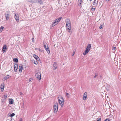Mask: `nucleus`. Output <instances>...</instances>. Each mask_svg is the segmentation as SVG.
Returning <instances> with one entry per match:
<instances>
[{
  "label": "nucleus",
  "instance_id": "f257e3e1",
  "mask_svg": "<svg viewBox=\"0 0 121 121\" xmlns=\"http://www.w3.org/2000/svg\"><path fill=\"white\" fill-rule=\"evenodd\" d=\"M66 26L67 28L68 29V31L70 32L71 30V23L69 19H67L66 21Z\"/></svg>",
  "mask_w": 121,
  "mask_h": 121
},
{
  "label": "nucleus",
  "instance_id": "f03ea898",
  "mask_svg": "<svg viewBox=\"0 0 121 121\" xmlns=\"http://www.w3.org/2000/svg\"><path fill=\"white\" fill-rule=\"evenodd\" d=\"M91 47V44H89L87 46L85 51L83 53V55H85L88 53L90 51Z\"/></svg>",
  "mask_w": 121,
  "mask_h": 121
},
{
  "label": "nucleus",
  "instance_id": "7ed1b4c3",
  "mask_svg": "<svg viewBox=\"0 0 121 121\" xmlns=\"http://www.w3.org/2000/svg\"><path fill=\"white\" fill-rule=\"evenodd\" d=\"M58 101L59 104L61 106H63L64 104L63 98L62 97L59 96L58 97Z\"/></svg>",
  "mask_w": 121,
  "mask_h": 121
},
{
  "label": "nucleus",
  "instance_id": "20e7f679",
  "mask_svg": "<svg viewBox=\"0 0 121 121\" xmlns=\"http://www.w3.org/2000/svg\"><path fill=\"white\" fill-rule=\"evenodd\" d=\"M61 19L62 17H60L55 20V21L53 23L52 25V27H53L55 25L57 24L61 20Z\"/></svg>",
  "mask_w": 121,
  "mask_h": 121
},
{
  "label": "nucleus",
  "instance_id": "39448f33",
  "mask_svg": "<svg viewBox=\"0 0 121 121\" xmlns=\"http://www.w3.org/2000/svg\"><path fill=\"white\" fill-rule=\"evenodd\" d=\"M58 104L57 102L53 106V110L54 112H56L58 111Z\"/></svg>",
  "mask_w": 121,
  "mask_h": 121
},
{
  "label": "nucleus",
  "instance_id": "423d86ee",
  "mask_svg": "<svg viewBox=\"0 0 121 121\" xmlns=\"http://www.w3.org/2000/svg\"><path fill=\"white\" fill-rule=\"evenodd\" d=\"M43 45H44V47L45 49L47 51V52L48 53V54H50V51L49 48L48 46L47 45V47H46V46L45 43H43Z\"/></svg>",
  "mask_w": 121,
  "mask_h": 121
},
{
  "label": "nucleus",
  "instance_id": "0eeeda50",
  "mask_svg": "<svg viewBox=\"0 0 121 121\" xmlns=\"http://www.w3.org/2000/svg\"><path fill=\"white\" fill-rule=\"evenodd\" d=\"M37 79L38 80H40L41 79V74L39 72H37L35 74Z\"/></svg>",
  "mask_w": 121,
  "mask_h": 121
},
{
  "label": "nucleus",
  "instance_id": "6e6552de",
  "mask_svg": "<svg viewBox=\"0 0 121 121\" xmlns=\"http://www.w3.org/2000/svg\"><path fill=\"white\" fill-rule=\"evenodd\" d=\"M9 11H8L6 12V13L5 14V16L6 20L8 21L9 20Z\"/></svg>",
  "mask_w": 121,
  "mask_h": 121
},
{
  "label": "nucleus",
  "instance_id": "1a4fd4ad",
  "mask_svg": "<svg viewBox=\"0 0 121 121\" xmlns=\"http://www.w3.org/2000/svg\"><path fill=\"white\" fill-rule=\"evenodd\" d=\"M98 0H94L92 3V4L94 7H96L98 5Z\"/></svg>",
  "mask_w": 121,
  "mask_h": 121
},
{
  "label": "nucleus",
  "instance_id": "9d476101",
  "mask_svg": "<svg viewBox=\"0 0 121 121\" xmlns=\"http://www.w3.org/2000/svg\"><path fill=\"white\" fill-rule=\"evenodd\" d=\"M14 18L17 21V22H19V16L18 15H17L16 14H15V15Z\"/></svg>",
  "mask_w": 121,
  "mask_h": 121
},
{
  "label": "nucleus",
  "instance_id": "9b49d317",
  "mask_svg": "<svg viewBox=\"0 0 121 121\" xmlns=\"http://www.w3.org/2000/svg\"><path fill=\"white\" fill-rule=\"evenodd\" d=\"M7 50V46L6 45H4L3 47L2 51L4 53L6 52Z\"/></svg>",
  "mask_w": 121,
  "mask_h": 121
},
{
  "label": "nucleus",
  "instance_id": "f8f14e48",
  "mask_svg": "<svg viewBox=\"0 0 121 121\" xmlns=\"http://www.w3.org/2000/svg\"><path fill=\"white\" fill-rule=\"evenodd\" d=\"M87 96V93L86 92H85L84 93L83 95V99L84 100H85L86 99Z\"/></svg>",
  "mask_w": 121,
  "mask_h": 121
},
{
  "label": "nucleus",
  "instance_id": "ddd939ff",
  "mask_svg": "<svg viewBox=\"0 0 121 121\" xmlns=\"http://www.w3.org/2000/svg\"><path fill=\"white\" fill-rule=\"evenodd\" d=\"M14 71L16 72L18 69V66L17 64H14Z\"/></svg>",
  "mask_w": 121,
  "mask_h": 121
},
{
  "label": "nucleus",
  "instance_id": "4468645a",
  "mask_svg": "<svg viewBox=\"0 0 121 121\" xmlns=\"http://www.w3.org/2000/svg\"><path fill=\"white\" fill-rule=\"evenodd\" d=\"M4 87V84H1L0 87L1 90V91H3Z\"/></svg>",
  "mask_w": 121,
  "mask_h": 121
},
{
  "label": "nucleus",
  "instance_id": "2eb2a0df",
  "mask_svg": "<svg viewBox=\"0 0 121 121\" xmlns=\"http://www.w3.org/2000/svg\"><path fill=\"white\" fill-rule=\"evenodd\" d=\"M33 56L35 59L38 60H39V57L35 54H34L33 55Z\"/></svg>",
  "mask_w": 121,
  "mask_h": 121
},
{
  "label": "nucleus",
  "instance_id": "dca6fc26",
  "mask_svg": "<svg viewBox=\"0 0 121 121\" xmlns=\"http://www.w3.org/2000/svg\"><path fill=\"white\" fill-rule=\"evenodd\" d=\"M23 66H19V71H20V72H22V71L23 69Z\"/></svg>",
  "mask_w": 121,
  "mask_h": 121
},
{
  "label": "nucleus",
  "instance_id": "f3484780",
  "mask_svg": "<svg viewBox=\"0 0 121 121\" xmlns=\"http://www.w3.org/2000/svg\"><path fill=\"white\" fill-rule=\"evenodd\" d=\"M10 104H12L13 103V100L12 99H9Z\"/></svg>",
  "mask_w": 121,
  "mask_h": 121
},
{
  "label": "nucleus",
  "instance_id": "a211bd4d",
  "mask_svg": "<svg viewBox=\"0 0 121 121\" xmlns=\"http://www.w3.org/2000/svg\"><path fill=\"white\" fill-rule=\"evenodd\" d=\"M53 66L54 67V70H55L57 68V66H56V63H54L53 64Z\"/></svg>",
  "mask_w": 121,
  "mask_h": 121
},
{
  "label": "nucleus",
  "instance_id": "6ab92c4d",
  "mask_svg": "<svg viewBox=\"0 0 121 121\" xmlns=\"http://www.w3.org/2000/svg\"><path fill=\"white\" fill-rule=\"evenodd\" d=\"M4 28V27L2 26H1L0 28V33L2 31Z\"/></svg>",
  "mask_w": 121,
  "mask_h": 121
},
{
  "label": "nucleus",
  "instance_id": "aec40b11",
  "mask_svg": "<svg viewBox=\"0 0 121 121\" xmlns=\"http://www.w3.org/2000/svg\"><path fill=\"white\" fill-rule=\"evenodd\" d=\"M13 61L16 62H18V59L17 58H14L13 59Z\"/></svg>",
  "mask_w": 121,
  "mask_h": 121
},
{
  "label": "nucleus",
  "instance_id": "412c9836",
  "mask_svg": "<svg viewBox=\"0 0 121 121\" xmlns=\"http://www.w3.org/2000/svg\"><path fill=\"white\" fill-rule=\"evenodd\" d=\"M82 1H78V4L79 6H80L81 4H82Z\"/></svg>",
  "mask_w": 121,
  "mask_h": 121
},
{
  "label": "nucleus",
  "instance_id": "4be33fe9",
  "mask_svg": "<svg viewBox=\"0 0 121 121\" xmlns=\"http://www.w3.org/2000/svg\"><path fill=\"white\" fill-rule=\"evenodd\" d=\"M15 115V114L14 113H12L11 114L9 115V116L11 117H12L13 116Z\"/></svg>",
  "mask_w": 121,
  "mask_h": 121
},
{
  "label": "nucleus",
  "instance_id": "5701e85b",
  "mask_svg": "<svg viewBox=\"0 0 121 121\" xmlns=\"http://www.w3.org/2000/svg\"><path fill=\"white\" fill-rule=\"evenodd\" d=\"M103 27V25H100V26L99 27V28L100 29H101Z\"/></svg>",
  "mask_w": 121,
  "mask_h": 121
},
{
  "label": "nucleus",
  "instance_id": "b1692460",
  "mask_svg": "<svg viewBox=\"0 0 121 121\" xmlns=\"http://www.w3.org/2000/svg\"><path fill=\"white\" fill-rule=\"evenodd\" d=\"M39 2L40 4H42L43 3V2L41 0H40L39 1Z\"/></svg>",
  "mask_w": 121,
  "mask_h": 121
},
{
  "label": "nucleus",
  "instance_id": "393cba45",
  "mask_svg": "<svg viewBox=\"0 0 121 121\" xmlns=\"http://www.w3.org/2000/svg\"><path fill=\"white\" fill-rule=\"evenodd\" d=\"M110 121V119H107L104 120V121Z\"/></svg>",
  "mask_w": 121,
  "mask_h": 121
},
{
  "label": "nucleus",
  "instance_id": "a878e982",
  "mask_svg": "<svg viewBox=\"0 0 121 121\" xmlns=\"http://www.w3.org/2000/svg\"><path fill=\"white\" fill-rule=\"evenodd\" d=\"M9 77H7V76H5L4 78V79L5 80H6Z\"/></svg>",
  "mask_w": 121,
  "mask_h": 121
},
{
  "label": "nucleus",
  "instance_id": "bb28decb",
  "mask_svg": "<svg viewBox=\"0 0 121 121\" xmlns=\"http://www.w3.org/2000/svg\"><path fill=\"white\" fill-rule=\"evenodd\" d=\"M66 96H67V97L68 98L69 97V94L68 93H66Z\"/></svg>",
  "mask_w": 121,
  "mask_h": 121
},
{
  "label": "nucleus",
  "instance_id": "cd10ccee",
  "mask_svg": "<svg viewBox=\"0 0 121 121\" xmlns=\"http://www.w3.org/2000/svg\"><path fill=\"white\" fill-rule=\"evenodd\" d=\"M32 42H33V43L34 42L35 40H34V38H32Z\"/></svg>",
  "mask_w": 121,
  "mask_h": 121
},
{
  "label": "nucleus",
  "instance_id": "c85d7f7f",
  "mask_svg": "<svg viewBox=\"0 0 121 121\" xmlns=\"http://www.w3.org/2000/svg\"><path fill=\"white\" fill-rule=\"evenodd\" d=\"M101 119L100 118H98V120H97L96 121H101Z\"/></svg>",
  "mask_w": 121,
  "mask_h": 121
},
{
  "label": "nucleus",
  "instance_id": "c756f323",
  "mask_svg": "<svg viewBox=\"0 0 121 121\" xmlns=\"http://www.w3.org/2000/svg\"><path fill=\"white\" fill-rule=\"evenodd\" d=\"M95 10V9L93 8H92L91 9V10H92L94 11V10Z\"/></svg>",
  "mask_w": 121,
  "mask_h": 121
},
{
  "label": "nucleus",
  "instance_id": "7c9ffc66",
  "mask_svg": "<svg viewBox=\"0 0 121 121\" xmlns=\"http://www.w3.org/2000/svg\"><path fill=\"white\" fill-rule=\"evenodd\" d=\"M116 48L115 47H114L112 48V50H115L116 49Z\"/></svg>",
  "mask_w": 121,
  "mask_h": 121
},
{
  "label": "nucleus",
  "instance_id": "2f4dec72",
  "mask_svg": "<svg viewBox=\"0 0 121 121\" xmlns=\"http://www.w3.org/2000/svg\"><path fill=\"white\" fill-rule=\"evenodd\" d=\"M38 50L39 51H40L41 52H42L41 50L40 49V48H39Z\"/></svg>",
  "mask_w": 121,
  "mask_h": 121
},
{
  "label": "nucleus",
  "instance_id": "473e14b6",
  "mask_svg": "<svg viewBox=\"0 0 121 121\" xmlns=\"http://www.w3.org/2000/svg\"><path fill=\"white\" fill-rule=\"evenodd\" d=\"M37 63H37V61H36V62H35L34 63V64H37Z\"/></svg>",
  "mask_w": 121,
  "mask_h": 121
},
{
  "label": "nucleus",
  "instance_id": "72a5a7b5",
  "mask_svg": "<svg viewBox=\"0 0 121 121\" xmlns=\"http://www.w3.org/2000/svg\"><path fill=\"white\" fill-rule=\"evenodd\" d=\"M97 75H96V74H95V76H94V78H95L97 76Z\"/></svg>",
  "mask_w": 121,
  "mask_h": 121
},
{
  "label": "nucleus",
  "instance_id": "f704fd0d",
  "mask_svg": "<svg viewBox=\"0 0 121 121\" xmlns=\"http://www.w3.org/2000/svg\"><path fill=\"white\" fill-rule=\"evenodd\" d=\"M22 94H23L22 93V92H20V95H22Z\"/></svg>",
  "mask_w": 121,
  "mask_h": 121
},
{
  "label": "nucleus",
  "instance_id": "c9c22d12",
  "mask_svg": "<svg viewBox=\"0 0 121 121\" xmlns=\"http://www.w3.org/2000/svg\"><path fill=\"white\" fill-rule=\"evenodd\" d=\"M32 80V79L31 78H30L29 79V80L30 81H31Z\"/></svg>",
  "mask_w": 121,
  "mask_h": 121
},
{
  "label": "nucleus",
  "instance_id": "e433bc0d",
  "mask_svg": "<svg viewBox=\"0 0 121 121\" xmlns=\"http://www.w3.org/2000/svg\"><path fill=\"white\" fill-rule=\"evenodd\" d=\"M7 77H9V75H7Z\"/></svg>",
  "mask_w": 121,
  "mask_h": 121
},
{
  "label": "nucleus",
  "instance_id": "4c0bfd02",
  "mask_svg": "<svg viewBox=\"0 0 121 121\" xmlns=\"http://www.w3.org/2000/svg\"><path fill=\"white\" fill-rule=\"evenodd\" d=\"M9 119H7L6 121H10V120H9Z\"/></svg>",
  "mask_w": 121,
  "mask_h": 121
},
{
  "label": "nucleus",
  "instance_id": "58836bf2",
  "mask_svg": "<svg viewBox=\"0 0 121 121\" xmlns=\"http://www.w3.org/2000/svg\"><path fill=\"white\" fill-rule=\"evenodd\" d=\"M39 49V48H35V50H37V49Z\"/></svg>",
  "mask_w": 121,
  "mask_h": 121
},
{
  "label": "nucleus",
  "instance_id": "ea45409f",
  "mask_svg": "<svg viewBox=\"0 0 121 121\" xmlns=\"http://www.w3.org/2000/svg\"><path fill=\"white\" fill-rule=\"evenodd\" d=\"M78 1H82V0H78Z\"/></svg>",
  "mask_w": 121,
  "mask_h": 121
},
{
  "label": "nucleus",
  "instance_id": "a19ab883",
  "mask_svg": "<svg viewBox=\"0 0 121 121\" xmlns=\"http://www.w3.org/2000/svg\"><path fill=\"white\" fill-rule=\"evenodd\" d=\"M90 1H91L92 0H90Z\"/></svg>",
  "mask_w": 121,
  "mask_h": 121
},
{
  "label": "nucleus",
  "instance_id": "79ce46f5",
  "mask_svg": "<svg viewBox=\"0 0 121 121\" xmlns=\"http://www.w3.org/2000/svg\"><path fill=\"white\" fill-rule=\"evenodd\" d=\"M74 53H73V54H74Z\"/></svg>",
  "mask_w": 121,
  "mask_h": 121
}]
</instances>
